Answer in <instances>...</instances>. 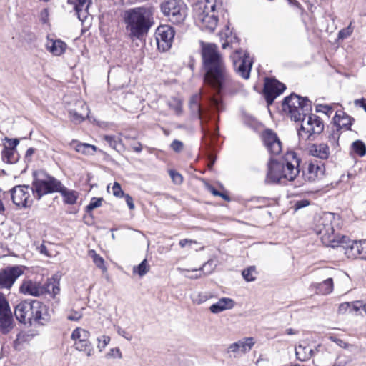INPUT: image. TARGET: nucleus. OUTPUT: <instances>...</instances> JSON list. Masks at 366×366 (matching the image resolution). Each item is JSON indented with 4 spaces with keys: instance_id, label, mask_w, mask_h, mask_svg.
Masks as SVG:
<instances>
[{
    "instance_id": "f257e3e1",
    "label": "nucleus",
    "mask_w": 366,
    "mask_h": 366,
    "mask_svg": "<svg viewBox=\"0 0 366 366\" xmlns=\"http://www.w3.org/2000/svg\"><path fill=\"white\" fill-rule=\"evenodd\" d=\"M204 81L217 93H233L237 86L227 69L218 46L212 43H202L201 50Z\"/></svg>"
},
{
    "instance_id": "f03ea898",
    "label": "nucleus",
    "mask_w": 366,
    "mask_h": 366,
    "mask_svg": "<svg viewBox=\"0 0 366 366\" xmlns=\"http://www.w3.org/2000/svg\"><path fill=\"white\" fill-rule=\"evenodd\" d=\"M282 109L295 122L302 121L301 128L298 132L300 138L307 140L312 134H319L323 131L324 124L322 119L315 114H309L312 110V104L307 98L292 94L284 99Z\"/></svg>"
},
{
    "instance_id": "7ed1b4c3",
    "label": "nucleus",
    "mask_w": 366,
    "mask_h": 366,
    "mask_svg": "<svg viewBox=\"0 0 366 366\" xmlns=\"http://www.w3.org/2000/svg\"><path fill=\"white\" fill-rule=\"evenodd\" d=\"M127 36L132 41L143 39L154 24L153 11L144 6L126 10L123 14Z\"/></svg>"
},
{
    "instance_id": "20e7f679",
    "label": "nucleus",
    "mask_w": 366,
    "mask_h": 366,
    "mask_svg": "<svg viewBox=\"0 0 366 366\" xmlns=\"http://www.w3.org/2000/svg\"><path fill=\"white\" fill-rule=\"evenodd\" d=\"M61 184L59 180L46 172L35 171L33 173L31 187L33 195L36 199L40 200L46 194L58 192L61 189Z\"/></svg>"
},
{
    "instance_id": "39448f33",
    "label": "nucleus",
    "mask_w": 366,
    "mask_h": 366,
    "mask_svg": "<svg viewBox=\"0 0 366 366\" xmlns=\"http://www.w3.org/2000/svg\"><path fill=\"white\" fill-rule=\"evenodd\" d=\"M332 218L330 213L324 214L317 220L314 229L325 246L336 247L340 243H344V241L347 239L345 237H340V234L335 233L332 224Z\"/></svg>"
},
{
    "instance_id": "423d86ee",
    "label": "nucleus",
    "mask_w": 366,
    "mask_h": 366,
    "mask_svg": "<svg viewBox=\"0 0 366 366\" xmlns=\"http://www.w3.org/2000/svg\"><path fill=\"white\" fill-rule=\"evenodd\" d=\"M267 169L265 179L267 184L285 183L287 181H293L300 172V169H297L296 165L294 166L293 163L287 164L289 172L287 174H283L284 165L272 157L267 163Z\"/></svg>"
},
{
    "instance_id": "0eeeda50",
    "label": "nucleus",
    "mask_w": 366,
    "mask_h": 366,
    "mask_svg": "<svg viewBox=\"0 0 366 366\" xmlns=\"http://www.w3.org/2000/svg\"><path fill=\"white\" fill-rule=\"evenodd\" d=\"M19 291L24 295L34 297L48 293L51 297L55 298L60 292L59 282L55 279H49L45 285H41L31 280H24L20 286Z\"/></svg>"
},
{
    "instance_id": "6e6552de",
    "label": "nucleus",
    "mask_w": 366,
    "mask_h": 366,
    "mask_svg": "<svg viewBox=\"0 0 366 366\" xmlns=\"http://www.w3.org/2000/svg\"><path fill=\"white\" fill-rule=\"evenodd\" d=\"M215 4L199 3L194 6V19L202 29L213 31L217 26L218 18L214 14Z\"/></svg>"
},
{
    "instance_id": "1a4fd4ad",
    "label": "nucleus",
    "mask_w": 366,
    "mask_h": 366,
    "mask_svg": "<svg viewBox=\"0 0 366 366\" xmlns=\"http://www.w3.org/2000/svg\"><path fill=\"white\" fill-rule=\"evenodd\" d=\"M161 11L173 24H180L187 16V6L179 0H167L160 5Z\"/></svg>"
},
{
    "instance_id": "9d476101",
    "label": "nucleus",
    "mask_w": 366,
    "mask_h": 366,
    "mask_svg": "<svg viewBox=\"0 0 366 366\" xmlns=\"http://www.w3.org/2000/svg\"><path fill=\"white\" fill-rule=\"evenodd\" d=\"M235 71L243 79H247L250 76L252 62L249 54L242 49H237L231 55Z\"/></svg>"
},
{
    "instance_id": "9b49d317",
    "label": "nucleus",
    "mask_w": 366,
    "mask_h": 366,
    "mask_svg": "<svg viewBox=\"0 0 366 366\" xmlns=\"http://www.w3.org/2000/svg\"><path fill=\"white\" fill-rule=\"evenodd\" d=\"M89 332L81 327H76L71 335V339L74 342L75 349L86 352L88 357L92 356L94 353L92 345L89 340Z\"/></svg>"
},
{
    "instance_id": "f8f14e48",
    "label": "nucleus",
    "mask_w": 366,
    "mask_h": 366,
    "mask_svg": "<svg viewBox=\"0 0 366 366\" xmlns=\"http://www.w3.org/2000/svg\"><path fill=\"white\" fill-rule=\"evenodd\" d=\"M345 237L344 243L341 242L337 247H342L345 249V254L348 258L355 259L360 257L362 259H366V252L364 249L366 248V240L364 241H351L346 236H341Z\"/></svg>"
},
{
    "instance_id": "ddd939ff",
    "label": "nucleus",
    "mask_w": 366,
    "mask_h": 366,
    "mask_svg": "<svg viewBox=\"0 0 366 366\" xmlns=\"http://www.w3.org/2000/svg\"><path fill=\"white\" fill-rule=\"evenodd\" d=\"M175 31L169 25H161L155 31V39L159 51H166L172 46Z\"/></svg>"
},
{
    "instance_id": "4468645a",
    "label": "nucleus",
    "mask_w": 366,
    "mask_h": 366,
    "mask_svg": "<svg viewBox=\"0 0 366 366\" xmlns=\"http://www.w3.org/2000/svg\"><path fill=\"white\" fill-rule=\"evenodd\" d=\"M24 272L23 266L8 267L0 270V288L10 289Z\"/></svg>"
},
{
    "instance_id": "2eb2a0df",
    "label": "nucleus",
    "mask_w": 366,
    "mask_h": 366,
    "mask_svg": "<svg viewBox=\"0 0 366 366\" xmlns=\"http://www.w3.org/2000/svg\"><path fill=\"white\" fill-rule=\"evenodd\" d=\"M286 86L284 84L274 79L267 78L264 86V95L267 103L272 104L274 100L280 95Z\"/></svg>"
},
{
    "instance_id": "dca6fc26",
    "label": "nucleus",
    "mask_w": 366,
    "mask_h": 366,
    "mask_svg": "<svg viewBox=\"0 0 366 366\" xmlns=\"http://www.w3.org/2000/svg\"><path fill=\"white\" fill-rule=\"evenodd\" d=\"M34 300L22 301L19 303L14 310V315L17 320L21 323L32 324L34 319Z\"/></svg>"
},
{
    "instance_id": "f3484780",
    "label": "nucleus",
    "mask_w": 366,
    "mask_h": 366,
    "mask_svg": "<svg viewBox=\"0 0 366 366\" xmlns=\"http://www.w3.org/2000/svg\"><path fill=\"white\" fill-rule=\"evenodd\" d=\"M10 194L13 203L16 206L23 207L31 206L32 201L30 199L28 186H16L10 190Z\"/></svg>"
},
{
    "instance_id": "a211bd4d",
    "label": "nucleus",
    "mask_w": 366,
    "mask_h": 366,
    "mask_svg": "<svg viewBox=\"0 0 366 366\" xmlns=\"http://www.w3.org/2000/svg\"><path fill=\"white\" fill-rule=\"evenodd\" d=\"M262 138L264 146L271 154L277 155L282 152V142L276 133L271 129L263 132Z\"/></svg>"
},
{
    "instance_id": "6ab92c4d",
    "label": "nucleus",
    "mask_w": 366,
    "mask_h": 366,
    "mask_svg": "<svg viewBox=\"0 0 366 366\" xmlns=\"http://www.w3.org/2000/svg\"><path fill=\"white\" fill-rule=\"evenodd\" d=\"M325 167L324 163L317 159L308 163L307 171L304 173L305 179L309 182H315L324 176Z\"/></svg>"
},
{
    "instance_id": "aec40b11",
    "label": "nucleus",
    "mask_w": 366,
    "mask_h": 366,
    "mask_svg": "<svg viewBox=\"0 0 366 366\" xmlns=\"http://www.w3.org/2000/svg\"><path fill=\"white\" fill-rule=\"evenodd\" d=\"M254 345V339L252 337H247L231 344L227 348V352H232L236 357L239 354H244L250 351Z\"/></svg>"
},
{
    "instance_id": "412c9836",
    "label": "nucleus",
    "mask_w": 366,
    "mask_h": 366,
    "mask_svg": "<svg viewBox=\"0 0 366 366\" xmlns=\"http://www.w3.org/2000/svg\"><path fill=\"white\" fill-rule=\"evenodd\" d=\"M76 109L69 110V117L73 123L78 124L85 119V117L89 116V107L81 101L76 103Z\"/></svg>"
},
{
    "instance_id": "4be33fe9",
    "label": "nucleus",
    "mask_w": 366,
    "mask_h": 366,
    "mask_svg": "<svg viewBox=\"0 0 366 366\" xmlns=\"http://www.w3.org/2000/svg\"><path fill=\"white\" fill-rule=\"evenodd\" d=\"M33 321L40 325H46L50 320L47 307L38 300H34Z\"/></svg>"
},
{
    "instance_id": "5701e85b",
    "label": "nucleus",
    "mask_w": 366,
    "mask_h": 366,
    "mask_svg": "<svg viewBox=\"0 0 366 366\" xmlns=\"http://www.w3.org/2000/svg\"><path fill=\"white\" fill-rule=\"evenodd\" d=\"M353 121V118L341 110L337 111L335 117H333L334 127L340 130L342 129L350 130V127Z\"/></svg>"
},
{
    "instance_id": "b1692460",
    "label": "nucleus",
    "mask_w": 366,
    "mask_h": 366,
    "mask_svg": "<svg viewBox=\"0 0 366 366\" xmlns=\"http://www.w3.org/2000/svg\"><path fill=\"white\" fill-rule=\"evenodd\" d=\"M234 306V302L229 297L220 298L216 303L209 307V310L213 314H218L227 310H230Z\"/></svg>"
},
{
    "instance_id": "393cba45",
    "label": "nucleus",
    "mask_w": 366,
    "mask_h": 366,
    "mask_svg": "<svg viewBox=\"0 0 366 366\" xmlns=\"http://www.w3.org/2000/svg\"><path fill=\"white\" fill-rule=\"evenodd\" d=\"M46 46L54 56H59L65 52L67 45L60 39H48Z\"/></svg>"
},
{
    "instance_id": "a878e982",
    "label": "nucleus",
    "mask_w": 366,
    "mask_h": 366,
    "mask_svg": "<svg viewBox=\"0 0 366 366\" xmlns=\"http://www.w3.org/2000/svg\"><path fill=\"white\" fill-rule=\"evenodd\" d=\"M310 287L315 290L316 294L326 295L330 294L333 290V280L329 277L322 282L312 283Z\"/></svg>"
},
{
    "instance_id": "bb28decb",
    "label": "nucleus",
    "mask_w": 366,
    "mask_h": 366,
    "mask_svg": "<svg viewBox=\"0 0 366 366\" xmlns=\"http://www.w3.org/2000/svg\"><path fill=\"white\" fill-rule=\"evenodd\" d=\"M70 146L77 152L83 154H94L97 151V147L87 143H81L77 140H72Z\"/></svg>"
},
{
    "instance_id": "cd10ccee",
    "label": "nucleus",
    "mask_w": 366,
    "mask_h": 366,
    "mask_svg": "<svg viewBox=\"0 0 366 366\" xmlns=\"http://www.w3.org/2000/svg\"><path fill=\"white\" fill-rule=\"evenodd\" d=\"M91 2L92 0H76L74 9L78 19L82 22L87 18L88 9Z\"/></svg>"
},
{
    "instance_id": "c85d7f7f",
    "label": "nucleus",
    "mask_w": 366,
    "mask_h": 366,
    "mask_svg": "<svg viewBox=\"0 0 366 366\" xmlns=\"http://www.w3.org/2000/svg\"><path fill=\"white\" fill-rule=\"evenodd\" d=\"M310 153L319 159H327L330 156V149L325 144H313L310 148Z\"/></svg>"
},
{
    "instance_id": "c756f323",
    "label": "nucleus",
    "mask_w": 366,
    "mask_h": 366,
    "mask_svg": "<svg viewBox=\"0 0 366 366\" xmlns=\"http://www.w3.org/2000/svg\"><path fill=\"white\" fill-rule=\"evenodd\" d=\"M201 94L192 96L189 100V109L192 115L199 119H202V108L201 107Z\"/></svg>"
},
{
    "instance_id": "7c9ffc66",
    "label": "nucleus",
    "mask_w": 366,
    "mask_h": 366,
    "mask_svg": "<svg viewBox=\"0 0 366 366\" xmlns=\"http://www.w3.org/2000/svg\"><path fill=\"white\" fill-rule=\"evenodd\" d=\"M64 198V201L68 204H74L79 197V193L76 191L69 189L61 184V189L58 191Z\"/></svg>"
},
{
    "instance_id": "2f4dec72",
    "label": "nucleus",
    "mask_w": 366,
    "mask_h": 366,
    "mask_svg": "<svg viewBox=\"0 0 366 366\" xmlns=\"http://www.w3.org/2000/svg\"><path fill=\"white\" fill-rule=\"evenodd\" d=\"M295 356L301 362L307 361L312 357V348L300 344L295 347Z\"/></svg>"
},
{
    "instance_id": "473e14b6",
    "label": "nucleus",
    "mask_w": 366,
    "mask_h": 366,
    "mask_svg": "<svg viewBox=\"0 0 366 366\" xmlns=\"http://www.w3.org/2000/svg\"><path fill=\"white\" fill-rule=\"evenodd\" d=\"M300 162V159L297 157V154L295 152H288L286 154L285 159H283L282 161L280 162L284 165L283 174H287L289 172L287 169L288 164L294 163V166L296 165V169H299Z\"/></svg>"
},
{
    "instance_id": "72a5a7b5",
    "label": "nucleus",
    "mask_w": 366,
    "mask_h": 366,
    "mask_svg": "<svg viewBox=\"0 0 366 366\" xmlns=\"http://www.w3.org/2000/svg\"><path fill=\"white\" fill-rule=\"evenodd\" d=\"M2 159L9 164L16 163L19 159V154L16 149L4 148L2 150Z\"/></svg>"
},
{
    "instance_id": "f704fd0d",
    "label": "nucleus",
    "mask_w": 366,
    "mask_h": 366,
    "mask_svg": "<svg viewBox=\"0 0 366 366\" xmlns=\"http://www.w3.org/2000/svg\"><path fill=\"white\" fill-rule=\"evenodd\" d=\"M12 328L11 314L0 315V330L2 333H8Z\"/></svg>"
},
{
    "instance_id": "c9c22d12",
    "label": "nucleus",
    "mask_w": 366,
    "mask_h": 366,
    "mask_svg": "<svg viewBox=\"0 0 366 366\" xmlns=\"http://www.w3.org/2000/svg\"><path fill=\"white\" fill-rule=\"evenodd\" d=\"M103 139L114 149L119 152L122 147L121 139L115 136L104 135Z\"/></svg>"
},
{
    "instance_id": "e433bc0d",
    "label": "nucleus",
    "mask_w": 366,
    "mask_h": 366,
    "mask_svg": "<svg viewBox=\"0 0 366 366\" xmlns=\"http://www.w3.org/2000/svg\"><path fill=\"white\" fill-rule=\"evenodd\" d=\"M225 37L226 38V41L224 43L222 44V48L224 49H227L229 45H231L232 48H233V44H234V40H237V36H232V31H229V29L228 26H227V30L225 32H222L221 33V37L223 38V37Z\"/></svg>"
},
{
    "instance_id": "4c0bfd02",
    "label": "nucleus",
    "mask_w": 366,
    "mask_h": 366,
    "mask_svg": "<svg viewBox=\"0 0 366 366\" xmlns=\"http://www.w3.org/2000/svg\"><path fill=\"white\" fill-rule=\"evenodd\" d=\"M352 150L360 157H363L366 154V146L361 140H356L352 144Z\"/></svg>"
},
{
    "instance_id": "58836bf2",
    "label": "nucleus",
    "mask_w": 366,
    "mask_h": 366,
    "mask_svg": "<svg viewBox=\"0 0 366 366\" xmlns=\"http://www.w3.org/2000/svg\"><path fill=\"white\" fill-rule=\"evenodd\" d=\"M149 269L147 259H144L137 267H134L133 272L137 273L140 277L145 275Z\"/></svg>"
},
{
    "instance_id": "ea45409f",
    "label": "nucleus",
    "mask_w": 366,
    "mask_h": 366,
    "mask_svg": "<svg viewBox=\"0 0 366 366\" xmlns=\"http://www.w3.org/2000/svg\"><path fill=\"white\" fill-rule=\"evenodd\" d=\"M89 254H90L91 257L92 258L93 262L95 264V265L97 267L102 269L103 270H106V267H104V259L101 256L97 254L94 250H91L89 252Z\"/></svg>"
},
{
    "instance_id": "a19ab883",
    "label": "nucleus",
    "mask_w": 366,
    "mask_h": 366,
    "mask_svg": "<svg viewBox=\"0 0 366 366\" xmlns=\"http://www.w3.org/2000/svg\"><path fill=\"white\" fill-rule=\"evenodd\" d=\"M340 137V130L333 127L331 133L329 134L328 139L330 144L335 147L338 145V140Z\"/></svg>"
},
{
    "instance_id": "79ce46f5",
    "label": "nucleus",
    "mask_w": 366,
    "mask_h": 366,
    "mask_svg": "<svg viewBox=\"0 0 366 366\" xmlns=\"http://www.w3.org/2000/svg\"><path fill=\"white\" fill-rule=\"evenodd\" d=\"M168 105L169 108L173 109L177 114H180L182 113V105L179 99L173 98L169 101Z\"/></svg>"
},
{
    "instance_id": "37998d69",
    "label": "nucleus",
    "mask_w": 366,
    "mask_h": 366,
    "mask_svg": "<svg viewBox=\"0 0 366 366\" xmlns=\"http://www.w3.org/2000/svg\"><path fill=\"white\" fill-rule=\"evenodd\" d=\"M6 314H11V310L9 308V303L6 298L1 295L0 296V315H6Z\"/></svg>"
},
{
    "instance_id": "c03bdc74",
    "label": "nucleus",
    "mask_w": 366,
    "mask_h": 366,
    "mask_svg": "<svg viewBox=\"0 0 366 366\" xmlns=\"http://www.w3.org/2000/svg\"><path fill=\"white\" fill-rule=\"evenodd\" d=\"M102 202H103L102 198H97V197L92 198L89 204L87 205L86 207V211L87 212H90L93 209L101 207Z\"/></svg>"
},
{
    "instance_id": "a18cd8bd",
    "label": "nucleus",
    "mask_w": 366,
    "mask_h": 366,
    "mask_svg": "<svg viewBox=\"0 0 366 366\" xmlns=\"http://www.w3.org/2000/svg\"><path fill=\"white\" fill-rule=\"evenodd\" d=\"M350 304V308H349V313H355L356 315L358 314V312L362 310V307L363 306V302L360 300L353 301L351 302H349Z\"/></svg>"
},
{
    "instance_id": "49530a36",
    "label": "nucleus",
    "mask_w": 366,
    "mask_h": 366,
    "mask_svg": "<svg viewBox=\"0 0 366 366\" xmlns=\"http://www.w3.org/2000/svg\"><path fill=\"white\" fill-rule=\"evenodd\" d=\"M255 272L254 267H249L247 269L242 271V276L247 282H252L255 280L254 272Z\"/></svg>"
},
{
    "instance_id": "de8ad7c7",
    "label": "nucleus",
    "mask_w": 366,
    "mask_h": 366,
    "mask_svg": "<svg viewBox=\"0 0 366 366\" xmlns=\"http://www.w3.org/2000/svg\"><path fill=\"white\" fill-rule=\"evenodd\" d=\"M31 338V335L25 332H20L17 335L16 339L14 344V347H16L18 345L29 340Z\"/></svg>"
},
{
    "instance_id": "09e8293b",
    "label": "nucleus",
    "mask_w": 366,
    "mask_h": 366,
    "mask_svg": "<svg viewBox=\"0 0 366 366\" xmlns=\"http://www.w3.org/2000/svg\"><path fill=\"white\" fill-rule=\"evenodd\" d=\"M98 345L97 347L100 352H102L109 344L110 337L107 335H102L97 339Z\"/></svg>"
},
{
    "instance_id": "8fccbe9b",
    "label": "nucleus",
    "mask_w": 366,
    "mask_h": 366,
    "mask_svg": "<svg viewBox=\"0 0 366 366\" xmlns=\"http://www.w3.org/2000/svg\"><path fill=\"white\" fill-rule=\"evenodd\" d=\"M317 112H322L330 117L333 112V109L331 106L326 104H320L316 107Z\"/></svg>"
},
{
    "instance_id": "3c124183",
    "label": "nucleus",
    "mask_w": 366,
    "mask_h": 366,
    "mask_svg": "<svg viewBox=\"0 0 366 366\" xmlns=\"http://www.w3.org/2000/svg\"><path fill=\"white\" fill-rule=\"evenodd\" d=\"M211 106L218 112L223 110V104L220 99L214 97H209Z\"/></svg>"
},
{
    "instance_id": "603ef678",
    "label": "nucleus",
    "mask_w": 366,
    "mask_h": 366,
    "mask_svg": "<svg viewBox=\"0 0 366 366\" xmlns=\"http://www.w3.org/2000/svg\"><path fill=\"white\" fill-rule=\"evenodd\" d=\"M112 189L113 195L117 197H122L126 194L124 193L120 184L118 182H114Z\"/></svg>"
},
{
    "instance_id": "864d4df0",
    "label": "nucleus",
    "mask_w": 366,
    "mask_h": 366,
    "mask_svg": "<svg viewBox=\"0 0 366 366\" xmlns=\"http://www.w3.org/2000/svg\"><path fill=\"white\" fill-rule=\"evenodd\" d=\"M6 144H4V148L16 149V147L19 144V141L17 139L6 138Z\"/></svg>"
},
{
    "instance_id": "5fc2aeb1",
    "label": "nucleus",
    "mask_w": 366,
    "mask_h": 366,
    "mask_svg": "<svg viewBox=\"0 0 366 366\" xmlns=\"http://www.w3.org/2000/svg\"><path fill=\"white\" fill-rule=\"evenodd\" d=\"M208 299V297L206 294H201L199 293L197 295H194L192 297V300L194 303L200 305L205 301H207Z\"/></svg>"
},
{
    "instance_id": "6e6d98bb",
    "label": "nucleus",
    "mask_w": 366,
    "mask_h": 366,
    "mask_svg": "<svg viewBox=\"0 0 366 366\" xmlns=\"http://www.w3.org/2000/svg\"><path fill=\"white\" fill-rule=\"evenodd\" d=\"M169 175L172 180L174 181V182H175L176 184H181L183 181L182 176L177 172L170 170Z\"/></svg>"
},
{
    "instance_id": "4d7b16f0",
    "label": "nucleus",
    "mask_w": 366,
    "mask_h": 366,
    "mask_svg": "<svg viewBox=\"0 0 366 366\" xmlns=\"http://www.w3.org/2000/svg\"><path fill=\"white\" fill-rule=\"evenodd\" d=\"M310 202L308 199H303L296 201L295 202L294 207H295V210H297V209H302L303 207H305L310 205Z\"/></svg>"
},
{
    "instance_id": "13d9d810",
    "label": "nucleus",
    "mask_w": 366,
    "mask_h": 366,
    "mask_svg": "<svg viewBox=\"0 0 366 366\" xmlns=\"http://www.w3.org/2000/svg\"><path fill=\"white\" fill-rule=\"evenodd\" d=\"M183 143L177 139L174 140L171 144V148L176 152H179L183 149Z\"/></svg>"
},
{
    "instance_id": "bf43d9fd",
    "label": "nucleus",
    "mask_w": 366,
    "mask_h": 366,
    "mask_svg": "<svg viewBox=\"0 0 366 366\" xmlns=\"http://www.w3.org/2000/svg\"><path fill=\"white\" fill-rule=\"evenodd\" d=\"M81 312L72 311L67 317L68 320L71 321H79L82 317Z\"/></svg>"
},
{
    "instance_id": "052dcab7",
    "label": "nucleus",
    "mask_w": 366,
    "mask_h": 366,
    "mask_svg": "<svg viewBox=\"0 0 366 366\" xmlns=\"http://www.w3.org/2000/svg\"><path fill=\"white\" fill-rule=\"evenodd\" d=\"M350 308V304L349 302H343L341 303L338 307V313L340 314H345L347 312H349Z\"/></svg>"
},
{
    "instance_id": "680f3d73",
    "label": "nucleus",
    "mask_w": 366,
    "mask_h": 366,
    "mask_svg": "<svg viewBox=\"0 0 366 366\" xmlns=\"http://www.w3.org/2000/svg\"><path fill=\"white\" fill-rule=\"evenodd\" d=\"M124 197L125 198V201H126V203L128 206V207L129 208V209H134V204L133 202V199L132 197L128 194H126Z\"/></svg>"
},
{
    "instance_id": "e2e57ef3",
    "label": "nucleus",
    "mask_w": 366,
    "mask_h": 366,
    "mask_svg": "<svg viewBox=\"0 0 366 366\" xmlns=\"http://www.w3.org/2000/svg\"><path fill=\"white\" fill-rule=\"evenodd\" d=\"M354 104L357 107H362L366 112V98H362L360 99H355Z\"/></svg>"
},
{
    "instance_id": "0e129e2a",
    "label": "nucleus",
    "mask_w": 366,
    "mask_h": 366,
    "mask_svg": "<svg viewBox=\"0 0 366 366\" xmlns=\"http://www.w3.org/2000/svg\"><path fill=\"white\" fill-rule=\"evenodd\" d=\"M197 241L188 239H182L179 241V245L182 248L185 247L187 245L190 246L192 244H197Z\"/></svg>"
},
{
    "instance_id": "69168bd1",
    "label": "nucleus",
    "mask_w": 366,
    "mask_h": 366,
    "mask_svg": "<svg viewBox=\"0 0 366 366\" xmlns=\"http://www.w3.org/2000/svg\"><path fill=\"white\" fill-rule=\"evenodd\" d=\"M37 250L40 254H44L46 257H50L51 255L49 254L48 250L45 244L43 243L40 246L37 247Z\"/></svg>"
},
{
    "instance_id": "338daca9",
    "label": "nucleus",
    "mask_w": 366,
    "mask_h": 366,
    "mask_svg": "<svg viewBox=\"0 0 366 366\" xmlns=\"http://www.w3.org/2000/svg\"><path fill=\"white\" fill-rule=\"evenodd\" d=\"M330 340L337 343L341 347L346 348L348 345L347 343L345 342L342 340L336 337H330Z\"/></svg>"
},
{
    "instance_id": "774afa93",
    "label": "nucleus",
    "mask_w": 366,
    "mask_h": 366,
    "mask_svg": "<svg viewBox=\"0 0 366 366\" xmlns=\"http://www.w3.org/2000/svg\"><path fill=\"white\" fill-rule=\"evenodd\" d=\"M117 332L119 335L125 337L127 340H131V336L129 335V334L125 330L122 329L121 327H118Z\"/></svg>"
}]
</instances>
